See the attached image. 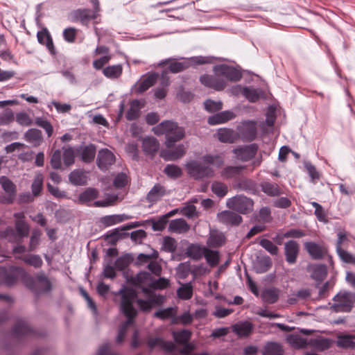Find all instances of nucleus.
<instances>
[{"label": "nucleus", "mask_w": 355, "mask_h": 355, "mask_svg": "<svg viewBox=\"0 0 355 355\" xmlns=\"http://www.w3.org/2000/svg\"><path fill=\"white\" fill-rule=\"evenodd\" d=\"M114 294L121 296L120 310L127 318L119 327L116 338V343L121 344L125 339L128 329L134 323L135 318L138 313L137 309L134 306V302L137 294L135 290L125 286H123Z\"/></svg>", "instance_id": "1"}, {"label": "nucleus", "mask_w": 355, "mask_h": 355, "mask_svg": "<svg viewBox=\"0 0 355 355\" xmlns=\"http://www.w3.org/2000/svg\"><path fill=\"white\" fill-rule=\"evenodd\" d=\"M226 206L239 214H248L254 209V201L245 196L236 195L227 199Z\"/></svg>", "instance_id": "2"}, {"label": "nucleus", "mask_w": 355, "mask_h": 355, "mask_svg": "<svg viewBox=\"0 0 355 355\" xmlns=\"http://www.w3.org/2000/svg\"><path fill=\"white\" fill-rule=\"evenodd\" d=\"M27 276L24 270L21 267L0 266V284L11 287L14 286L19 277Z\"/></svg>", "instance_id": "3"}, {"label": "nucleus", "mask_w": 355, "mask_h": 355, "mask_svg": "<svg viewBox=\"0 0 355 355\" xmlns=\"http://www.w3.org/2000/svg\"><path fill=\"white\" fill-rule=\"evenodd\" d=\"M186 168L189 175L196 180L212 178L214 175V171L211 166L202 165L197 161L188 162Z\"/></svg>", "instance_id": "4"}, {"label": "nucleus", "mask_w": 355, "mask_h": 355, "mask_svg": "<svg viewBox=\"0 0 355 355\" xmlns=\"http://www.w3.org/2000/svg\"><path fill=\"white\" fill-rule=\"evenodd\" d=\"M26 284L37 294L47 293L51 290V283L44 273L37 275L35 279L27 275Z\"/></svg>", "instance_id": "5"}, {"label": "nucleus", "mask_w": 355, "mask_h": 355, "mask_svg": "<svg viewBox=\"0 0 355 355\" xmlns=\"http://www.w3.org/2000/svg\"><path fill=\"white\" fill-rule=\"evenodd\" d=\"M236 134H238V139H241L243 141L250 142L254 141L257 135L256 123L252 121L242 123L237 126Z\"/></svg>", "instance_id": "6"}, {"label": "nucleus", "mask_w": 355, "mask_h": 355, "mask_svg": "<svg viewBox=\"0 0 355 355\" xmlns=\"http://www.w3.org/2000/svg\"><path fill=\"white\" fill-rule=\"evenodd\" d=\"M15 218V234L17 241V243L22 241L24 237L29 234L30 227L25 220V215L23 212L14 213Z\"/></svg>", "instance_id": "7"}, {"label": "nucleus", "mask_w": 355, "mask_h": 355, "mask_svg": "<svg viewBox=\"0 0 355 355\" xmlns=\"http://www.w3.org/2000/svg\"><path fill=\"white\" fill-rule=\"evenodd\" d=\"M0 184L7 195L0 196V202L10 205L15 200L17 196L16 185L6 176L0 177Z\"/></svg>", "instance_id": "8"}, {"label": "nucleus", "mask_w": 355, "mask_h": 355, "mask_svg": "<svg viewBox=\"0 0 355 355\" xmlns=\"http://www.w3.org/2000/svg\"><path fill=\"white\" fill-rule=\"evenodd\" d=\"M199 80L202 85L216 91H222L227 85L226 80L221 77L220 75H217L215 73L214 75H202Z\"/></svg>", "instance_id": "9"}, {"label": "nucleus", "mask_w": 355, "mask_h": 355, "mask_svg": "<svg viewBox=\"0 0 355 355\" xmlns=\"http://www.w3.org/2000/svg\"><path fill=\"white\" fill-rule=\"evenodd\" d=\"M213 71L216 74L232 82L239 81L242 78V74L238 69L224 64L214 66Z\"/></svg>", "instance_id": "10"}, {"label": "nucleus", "mask_w": 355, "mask_h": 355, "mask_svg": "<svg viewBox=\"0 0 355 355\" xmlns=\"http://www.w3.org/2000/svg\"><path fill=\"white\" fill-rule=\"evenodd\" d=\"M333 300L335 302L331 306V309L336 312H349L352 307V302L350 300L349 293H338L336 294Z\"/></svg>", "instance_id": "11"}, {"label": "nucleus", "mask_w": 355, "mask_h": 355, "mask_svg": "<svg viewBox=\"0 0 355 355\" xmlns=\"http://www.w3.org/2000/svg\"><path fill=\"white\" fill-rule=\"evenodd\" d=\"M258 148V145L254 143L234 148L233 153L238 159L247 162L252 159L257 155Z\"/></svg>", "instance_id": "12"}, {"label": "nucleus", "mask_w": 355, "mask_h": 355, "mask_svg": "<svg viewBox=\"0 0 355 355\" xmlns=\"http://www.w3.org/2000/svg\"><path fill=\"white\" fill-rule=\"evenodd\" d=\"M114 162L115 156L111 150L103 148L98 152L96 164L101 171L107 170Z\"/></svg>", "instance_id": "13"}, {"label": "nucleus", "mask_w": 355, "mask_h": 355, "mask_svg": "<svg viewBox=\"0 0 355 355\" xmlns=\"http://www.w3.org/2000/svg\"><path fill=\"white\" fill-rule=\"evenodd\" d=\"M97 15L90 9H77L71 13L73 22H80L84 26H87L91 19H95Z\"/></svg>", "instance_id": "14"}, {"label": "nucleus", "mask_w": 355, "mask_h": 355, "mask_svg": "<svg viewBox=\"0 0 355 355\" xmlns=\"http://www.w3.org/2000/svg\"><path fill=\"white\" fill-rule=\"evenodd\" d=\"M285 259L288 264L293 265L296 263L300 253V245L297 241L290 240L284 244Z\"/></svg>", "instance_id": "15"}, {"label": "nucleus", "mask_w": 355, "mask_h": 355, "mask_svg": "<svg viewBox=\"0 0 355 355\" xmlns=\"http://www.w3.org/2000/svg\"><path fill=\"white\" fill-rule=\"evenodd\" d=\"M217 216L219 222L227 226H238L243 220L241 216L230 210L223 211Z\"/></svg>", "instance_id": "16"}, {"label": "nucleus", "mask_w": 355, "mask_h": 355, "mask_svg": "<svg viewBox=\"0 0 355 355\" xmlns=\"http://www.w3.org/2000/svg\"><path fill=\"white\" fill-rule=\"evenodd\" d=\"M304 249L314 260L322 259L328 252L327 248L315 242L309 241L304 243Z\"/></svg>", "instance_id": "17"}, {"label": "nucleus", "mask_w": 355, "mask_h": 355, "mask_svg": "<svg viewBox=\"0 0 355 355\" xmlns=\"http://www.w3.org/2000/svg\"><path fill=\"white\" fill-rule=\"evenodd\" d=\"M33 334L34 331L29 324L25 320L22 319L17 320L12 330V336L17 339H21Z\"/></svg>", "instance_id": "18"}, {"label": "nucleus", "mask_w": 355, "mask_h": 355, "mask_svg": "<svg viewBox=\"0 0 355 355\" xmlns=\"http://www.w3.org/2000/svg\"><path fill=\"white\" fill-rule=\"evenodd\" d=\"M96 153V146L93 144L80 146L77 150V154L80 159L85 163H91L94 161Z\"/></svg>", "instance_id": "19"}, {"label": "nucleus", "mask_w": 355, "mask_h": 355, "mask_svg": "<svg viewBox=\"0 0 355 355\" xmlns=\"http://www.w3.org/2000/svg\"><path fill=\"white\" fill-rule=\"evenodd\" d=\"M159 148L157 139L153 137H145L142 141V149L146 155L154 157Z\"/></svg>", "instance_id": "20"}, {"label": "nucleus", "mask_w": 355, "mask_h": 355, "mask_svg": "<svg viewBox=\"0 0 355 355\" xmlns=\"http://www.w3.org/2000/svg\"><path fill=\"white\" fill-rule=\"evenodd\" d=\"M185 152L184 146L180 144L174 149L162 150L159 156L165 161H174L183 157Z\"/></svg>", "instance_id": "21"}, {"label": "nucleus", "mask_w": 355, "mask_h": 355, "mask_svg": "<svg viewBox=\"0 0 355 355\" xmlns=\"http://www.w3.org/2000/svg\"><path fill=\"white\" fill-rule=\"evenodd\" d=\"M232 329L239 337H247L252 334L253 324L248 321L240 322L232 325Z\"/></svg>", "instance_id": "22"}, {"label": "nucleus", "mask_w": 355, "mask_h": 355, "mask_svg": "<svg viewBox=\"0 0 355 355\" xmlns=\"http://www.w3.org/2000/svg\"><path fill=\"white\" fill-rule=\"evenodd\" d=\"M308 270L311 272V277L318 284L322 282L327 275V269L324 264H314L309 266Z\"/></svg>", "instance_id": "23"}, {"label": "nucleus", "mask_w": 355, "mask_h": 355, "mask_svg": "<svg viewBox=\"0 0 355 355\" xmlns=\"http://www.w3.org/2000/svg\"><path fill=\"white\" fill-rule=\"evenodd\" d=\"M235 114L231 111H223L214 114L208 118V123L214 125L217 124L224 123L233 119Z\"/></svg>", "instance_id": "24"}, {"label": "nucleus", "mask_w": 355, "mask_h": 355, "mask_svg": "<svg viewBox=\"0 0 355 355\" xmlns=\"http://www.w3.org/2000/svg\"><path fill=\"white\" fill-rule=\"evenodd\" d=\"M261 191L270 197L279 196L282 193L279 186L277 183L269 181H262L259 184Z\"/></svg>", "instance_id": "25"}, {"label": "nucleus", "mask_w": 355, "mask_h": 355, "mask_svg": "<svg viewBox=\"0 0 355 355\" xmlns=\"http://www.w3.org/2000/svg\"><path fill=\"white\" fill-rule=\"evenodd\" d=\"M179 128L177 123L171 121H165L153 128V132L157 135H166V136Z\"/></svg>", "instance_id": "26"}, {"label": "nucleus", "mask_w": 355, "mask_h": 355, "mask_svg": "<svg viewBox=\"0 0 355 355\" xmlns=\"http://www.w3.org/2000/svg\"><path fill=\"white\" fill-rule=\"evenodd\" d=\"M217 137L221 142L232 144L238 140V134L231 129L220 128L217 132Z\"/></svg>", "instance_id": "27"}, {"label": "nucleus", "mask_w": 355, "mask_h": 355, "mask_svg": "<svg viewBox=\"0 0 355 355\" xmlns=\"http://www.w3.org/2000/svg\"><path fill=\"white\" fill-rule=\"evenodd\" d=\"M189 225L183 218H178L171 220L168 227L169 231L178 234L186 233L189 230Z\"/></svg>", "instance_id": "28"}, {"label": "nucleus", "mask_w": 355, "mask_h": 355, "mask_svg": "<svg viewBox=\"0 0 355 355\" xmlns=\"http://www.w3.org/2000/svg\"><path fill=\"white\" fill-rule=\"evenodd\" d=\"M166 193L165 188L159 184H156L150 190L146 196V200L151 203H155L161 199Z\"/></svg>", "instance_id": "29"}, {"label": "nucleus", "mask_w": 355, "mask_h": 355, "mask_svg": "<svg viewBox=\"0 0 355 355\" xmlns=\"http://www.w3.org/2000/svg\"><path fill=\"white\" fill-rule=\"evenodd\" d=\"M205 248L198 243H192L187 248L186 254L191 259L198 261L203 257Z\"/></svg>", "instance_id": "30"}, {"label": "nucleus", "mask_w": 355, "mask_h": 355, "mask_svg": "<svg viewBox=\"0 0 355 355\" xmlns=\"http://www.w3.org/2000/svg\"><path fill=\"white\" fill-rule=\"evenodd\" d=\"M262 355H284L283 347L277 342H267L263 349Z\"/></svg>", "instance_id": "31"}, {"label": "nucleus", "mask_w": 355, "mask_h": 355, "mask_svg": "<svg viewBox=\"0 0 355 355\" xmlns=\"http://www.w3.org/2000/svg\"><path fill=\"white\" fill-rule=\"evenodd\" d=\"M69 182L75 186L85 185L87 182V178L85 173L82 170H73L69 175Z\"/></svg>", "instance_id": "32"}, {"label": "nucleus", "mask_w": 355, "mask_h": 355, "mask_svg": "<svg viewBox=\"0 0 355 355\" xmlns=\"http://www.w3.org/2000/svg\"><path fill=\"white\" fill-rule=\"evenodd\" d=\"M184 137V130L182 127H179L166 135L165 145L168 148H171L177 141L182 139Z\"/></svg>", "instance_id": "33"}, {"label": "nucleus", "mask_w": 355, "mask_h": 355, "mask_svg": "<svg viewBox=\"0 0 355 355\" xmlns=\"http://www.w3.org/2000/svg\"><path fill=\"white\" fill-rule=\"evenodd\" d=\"M272 265L271 259L268 256H264L257 260L254 264V270L257 273H264L269 270Z\"/></svg>", "instance_id": "34"}, {"label": "nucleus", "mask_w": 355, "mask_h": 355, "mask_svg": "<svg viewBox=\"0 0 355 355\" xmlns=\"http://www.w3.org/2000/svg\"><path fill=\"white\" fill-rule=\"evenodd\" d=\"M158 78L157 73H152L148 76L142 82H141L137 88L136 92L137 94H142L143 92L148 90L150 87L155 85Z\"/></svg>", "instance_id": "35"}, {"label": "nucleus", "mask_w": 355, "mask_h": 355, "mask_svg": "<svg viewBox=\"0 0 355 355\" xmlns=\"http://www.w3.org/2000/svg\"><path fill=\"white\" fill-rule=\"evenodd\" d=\"M140 109L139 101L137 99L132 100L125 115L127 120L133 121L137 119L140 116Z\"/></svg>", "instance_id": "36"}, {"label": "nucleus", "mask_w": 355, "mask_h": 355, "mask_svg": "<svg viewBox=\"0 0 355 355\" xmlns=\"http://www.w3.org/2000/svg\"><path fill=\"white\" fill-rule=\"evenodd\" d=\"M26 141L34 144L35 145H39L42 140V132L35 128H31L26 131L24 135Z\"/></svg>", "instance_id": "37"}, {"label": "nucleus", "mask_w": 355, "mask_h": 355, "mask_svg": "<svg viewBox=\"0 0 355 355\" xmlns=\"http://www.w3.org/2000/svg\"><path fill=\"white\" fill-rule=\"evenodd\" d=\"M178 297L183 300H188L193 295V286L191 283L182 284L181 286L177 290Z\"/></svg>", "instance_id": "38"}, {"label": "nucleus", "mask_w": 355, "mask_h": 355, "mask_svg": "<svg viewBox=\"0 0 355 355\" xmlns=\"http://www.w3.org/2000/svg\"><path fill=\"white\" fill-rule=\"evenodd\" d=\"M203 257L205 258L208 265L211 267L216 266L220 260V254L217 250L205 248Z\"/></svg>", "instance_id": "39"}, {"label": "nucleus", "mask_w": 355, "mask_h": 355, "mask_svg": "<svg viewBox=\"0 0 355 355\" xmlns=\"http://www.w3.org/2000/svg\"><path fill=\"white\" fill-rule=\"evenodd\" d=\"M177 309V306L159 309L154 313L153 316L163 320L168 318H171L173 320L176 315Z\"/></svg>", "instance_id": "40"}, {"label": "nucleus", "mask_w": 355, "mask_h": 355, "mask_svg": "<svg viewBox=\"0 0 355 355\" xmlns=\"http://www.w3.org/2000/svg\"><path fill=\"white\" fill-rule=\"evenodd\" d=\"M355 336L353 335H343L338 337L336 342L337 346L341 348H355Z\"/></svg>", "instance_id": "41"}, {"label": "nucleus", "mask_w": 355, "mask_h": 355, "mask_svg": "<svg viewBox=\"0 0 355 355\" xmlns=\"http://www.w3.org/2000/svg\"><path fill=\"white\" fill-rule=\"evenodd\" d=\"M262 300L268 304H274L279 299V290L275 288L265 289L261 293Z\"/></svg>", "instance_id": "42"}, {"label": "nucleus", "mask_w": 355, "mask_h": 355, "mask_svg": "<svg viewBox=\"0 0 355 355\" xmlns=\"http://www.w3.org/2000/svg\"><path fill=\"white\" fill-rule=\"evenodd\" d=\"M123 68L121 64L106 67L103 69V75L111 79L119 78L122 73Z\"/></svg>", "instance_id": "43"}, {"label": "nucleus", "mask_w": 355, "mask_h": 355, "mask_svg": "<svg viewBox=\"0 0 355 355\" xmlns=\"http://www.w3.org/2000/svg\"><path fill=\"white\" fill-rule=\"evenodd\" d=\"M245 168V166H227L221 171V176L230 179L241 174Z\"/></svg>", "instance_id": "44"}, {"label": "nucleus", "mask_w": 355, "mask_h": 355, "mask_svg": "<svg viewBox=\"0 0 355 355\" xmlns=\"http://www.w3.org/2000/svg\"><path fill=\"white\" fill-rule=\"evenodd\" d=\"M237 189L250 193H254L256 191V183L254 181L248 178L240 179L237 182Z\"/></svg>", "instance_id": "45"}, {"label": "nucleus", "mask_w": 355, "mask_h": 355, "mask_svg": "<svg viewBox=\"0 0 355 355\" xmlns=\"http://www.w3.org/2000/svg\"><path fill=\"white\" fill-rule=\"evenodd\" d=\"M98 196V191L94 188H87L79 195V200L82 203L89 202Z\"/></svg>", "instance_id": "46"}, {"label": "nucleus", "mask_w": 355, "mask_h": 355, "mask_svg": "<svg viewBox=\"0 0 355 355\" xmlns=\"http://www.w3.org/2000/svg\"><path fill=\"white\" fill-rule=\"evenodd\" d=\"M26 264L33 266L35 268H40L43 264L42 258L38 254H28L19 257Z\"/></svg>", "instance_id": "47"}, {"label": "nucleus", "mask_w": 355, "mask_h": 355, "mask_svg": "<svg viewBox=\"0 0 355 355\" xmlns=\"http://www.w3.org/2000/svg\"><path fill=\"white\" fill-rule=\"evenodd\" d=\"M288 341L295 347L306 348L309 345V339H306L300 335H290L288 336Z\"/></svg>", "instance_id": "48"}, {"label": "nucleus", "mask_w": 355, "mask_h": 355, "mask_svg": "<svg viewBox=\"0 0 355 355\" xmlns=\"http://www.w3.org/2000/svg\"><path fill=\"white\" fill-rule=\"evenodd\" d=\"M191 335V331L188 329H182L173 333V338L178 344H184L189 342Z\"/></svg>", "instance_id": "49"}, {"label": "nucleus", "mask_w": 355, "mask_h": 355, "mask_svg": "<svg viewBox=\"0 0 355 355\" xmlns=\"http://www.w3.org/2000/svg\"><path fill=\"white\" fill-rule=\"evenodd\" d=\"M193 321V315L189 311H184L180 315H175V318L173 320V324H180L182 325L191 324Z\"/></svg>", "instance_id": "50"}, {"label": "nucleus", "mask_w": 355, "mask_h": 355, "mask_svg": "<svg viewBox=\"0 0 355 355\" xmlns=\"http://www.w3.org/2000/svg\"><path fill=\"white\" fill-rule=\"evenodd\" d=\"M211 191L218 198H223L228 192L227 186L221 182L214 181L211 186Z\"/></svg>", "instance_id": "51"}, {"label": "nucleus", "mask_w": 355, "mask_h": 355, "mask_svg": "<svg viewBox=\"0 0 355 355\" xmlns=\"http://www.w3.org/2000/svg\"><path fill=\"white\" fill-rule=\"evenodd\" d=\"M44 176L38 173L35 175L33 182L31 184V191L33 196H37L43 188Z\"/></svg>", "instance_id": "52"}, {"label": "nucleus", "mask_w": 355, "mask_h": 355, "mask_svg": "<svg viewBox=\"0 0 355 355\" xmlns=\"http://www.w3.org/2000/svg\"><path fill=\"white\" fill-rule=\"evenodd\" d=\"M225 243V236L222 234L211 233L207 240V245L211 248H217Z\"/></svg>", "instance_id": "53"}, {"label": "nucleus", "mask_w": 355, "mask_h": 355, "mask_svg": "<svg viewBox=\"0 0 355 355\" xmlns=\"http://www.w3.org/2000/svg\"><path fill=\"white\" fill-rule=\"evenodd\" d=\"M178 243L175 239L165 236L163 239L162 250L167 252H174L177 249Z\"/></svg>", "instance_id": "54"}, {"label": "nucleus", "mask_w": 355, "mask_h": 355, "mask_svg": "<svg viewBox=\"0 0 355 355\" xmlns=\"http://www.w3.org/2000/svg\"><path fill=\"white\" fill-rule=\"evenodd\" d=\"M202 160L207 164H210L217 168H220L223 164V158L220 155H205L202 157Z\"/></svg>", "instance_id": "55"}, {"label": "nucleus", "mask_w": 355, "mask_h": 355, "mask_svg": "<svg viewBox=\"0 0 355 355\" xmlns=\"http://www.w3.org/2000/svg\"><path fill=\"white\" fill-rule=\"evenodd\" d=\"M309 345L320 350H324L330 347V341L327 338H310Z\"/></svg>", "instance_id": "56"}, {"label": "nucleus", "mask_w": 355, "mask_h": 355, "mask_svg": "<svg viewBox=\"0 0 355 355\" xmlns=\"http://www.w3.org/2000/svg\"><path fill=\"white\" fill-rule=\"evenodd\" d=\"M35 124L43 128L49 137H50L53 132V128L51 123L44 118L37 117L35 121Z\"/></svg>", "instance_id": "57"}, {"label": "nucleus", "mask_w": 355, "mask_h": 355, "mask_svg": "<svg viewBox=\"0 0 355 355\" xmlns=\"http://www.w3.org/2000/svg\"><path fill=\"white\" fill-rule=\"evenodd\" d=\"M311 205L315 208L314 214L318 220L324 223H328L326 212L324 208L317 202H311Z\"/></svg>", "instance_id": "58"}, {"label": "nucleus", "mask_w": 355, "mask_h": 355, "mask_svg": "<svg viewBox=\"0 0 355 355\" xmlns=\"http://www.w3.org/2000/svg\"><path fill=\"white\" fill-rule=\"evenodd\" d=\"M0 238L6 239L10 243H17L15 234V230L11 226H8L4 230H0Z\"/></svg>", "instance_id": "59"}, {"label": "nucleus", "mask_w": 355, "mask_h": 355, "mask_svg": "<svg viewBox=\"0 0 355 355\" xmlns=\"http://www.w3.org/2000/svg\"><path fill=\"white\" fill-rule=\"evenodd\" d=\"M123 215H110L103 217L101 218V222L105 226L109 227L121 223L123 221Z\"/></svg>", "instance_id": "60"}, {"label": "nucleus", "mask_w": 355, "mask_h": 355, "mask_svg": "<svg viewBox=\"0 0 355 355\" xmlns=\"http://www.w3.org/2000/svg\"><path fill=\"white\" fill-rule=\"evenodd\" d=\"M164 173L170 178H178L182 175V169L174 164H167L164 170Z\"/></svg>", "instance_id": "61"}, {"label": "nucleus", "mask_w": 355, "mask_h": 355, "mask_svg": "<svg viewBox=\"0 0 355 355\" xmlns=\"http://www.w3.org/2000/svg\"><path fill=\"white\" fill-rule=\"evenodd\" d=\"M259 245L272 255H277L278 254V248L268 239H262L259 241Z\"/></svg>", "instance_id": "62"}, {"label": "nucleus", "mask_w": 355, "mask_h": 355, "mask_svg": "<svg viewBox=\"0 0 355 355\" xmlns=\"http://www.w3.org/2000/svg\"><path fill=\"white\" fill-rule=\"evenodd\" d=\"M205 109L209 112H215L222 109L223 103L221 101H215L207 99L204 102Z\"/></svg>", "instance_id": "63"}, {"label": "nucleus", "mask_w": 355, "mask_h": 355, "mask_svg": "<svg viewBox=\"0 0 355 355\" xmlns=\"http://www.w3.org/2000/svg\"><path fill=\"white\" fill-rule=\"evenodd\" d=\"M336 252L340 259L345 263L355 264V256L348 252L343 248L336 250Z\"/></svg>", "instance_id": "64"}]
</instances>
